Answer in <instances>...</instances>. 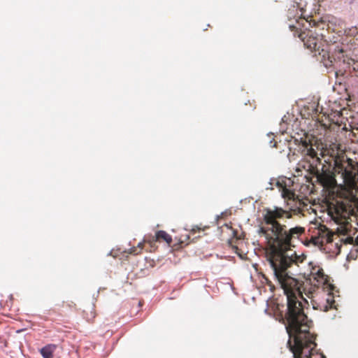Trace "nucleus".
Masks as SVG:
<instances>
[{"instance_id": "20e7f679", "label": "nucleus", "mask_w": 358, "mask_h": 358, "mask_svg": "<svg viewBox=\"0 0 358 358\" xmlns=\"http://www.w3.org/2000/svg\"><path fill=\"white\" fill-rule=\"evenodd\" d=\"M55 349V345L49 344L42 348L40 350V352L43 358H52L53 352Z\"/></svg>"}, {"instance_id": "9d476101", "label": "nucleus", "mask_w": 358, "mask_h": 358, "mask_svg": "<svg viewBox=\"0 0 358 358\" xmlns=\"http://www.w3.org/2000/svg\"><path fill=\"white\" fill-rule=\"evenodd\" d=\"M357 69H358V66H357Z\"/></svg>"}, {"instance_id": "39448f33", "label": "nucleus", "mask_w": 358, "mask_h": 358, "mask_svg": "<svg viewBox=\"0 0 358 358\" xmlns=\"http://www.w3.org/2000/svg\"><path fill=\"white\" fill-rule=\"evenodd\" d=\"M157 239L162 238L168 244H171L172 242L171 236L168 234L165 231L159 230L156 233Z\"/></svg>"}, {"instance_id": "f257e3e1", "label": "nucleus", "mask_w": 358, "mask_h": 358, "mask_svg": "<svg viewBox=\"0 0 358 358\" xmlns=\"http://www.w3.org/2000/svg\"><path fill=\"white\" fill-rule=\"evenodd\" d=\"M286 212L282 208L274 207L268 209L264 216L267 227H260L258 233L267 236L271 232V238L276 243L272 247L271 252L268 256V262L272 269L274 280L282 289L287 298V313L285 329L289 336L287 345L292 353H317L314 336L309 332V321L304 314L301 301L306 299L303 292L308 297L313 296L315 287L322 288L326 298L313 308L324 312L332 308L334 303V296L327 292H330L333 286L328 281L321 268H313L310 272V282L303 285L291 276L288 268L293 264L301 262L296 252L290 248L291 240L299 238L305 232V229L300 226L288 228L280 224L276 219L280 218Z\"/></svg>"}, {"instance_id": "6e6552de", "label": "nucleus", "mask_w": 358, "mask_h": 358, "mask_svg": "<svg viewBox=\"0 0 358 358\" xmlns=\"http://www.w3.org/2000/svg\"><path fill=\"white\" fill-rule=\"evenodd\" d=\"M354 242H355V245L358 246V236L355 238H354Z\"/></svg>"}, {"instance_id": "1a4fd4ad", "label": "nucleus", "mask_w": 358, "mask_h": 358, "mask_svg": "<svg viewBox=\"0 0 358 358\" xmlns=\"http://www.w3.org/2000/svg\"><path fill=\"white\" fill-rule=\"evenodd\" d=\"M272 143H273V141L272 140H269V144H270L271 147H275V143L272 144Z\"/></svg>"}, {"instance_id": "7ed1b4c3", "label": "nucleus", "mask_w": 358, "mask_h": 358, "mask_svg": "<svg viewBox=\"0 0 358 358\" xmlns=\"http://www.w3.org/2000/svg\"><path fill=\"white\" fill-rule=\"evenodd\" d=\"M301 39L303 41L304 45L306 46L307 48L315 52L320 50V38L318 36H313L311 34L310 36H307L306 38H302Z\"/></svg>"}, {"instance_id": "f03ea898", "label": "nucleus", "mask_w": 358, "mask_h": 358, "mask_svg": "<svg viewBox=\"0 0 358 358\" xmlns=\"http://www.w3.org/2000/svg\"><path fill=\"white\" fill-rule=\"evenodd\" d=\"M338 173H341L343 182L348 189H353L357 188V177L356 173L353 171V167L351 162L348 163V167L343 166H338Z\"/></svg>"}, {"instance_id": "423d86ee", "label": "nucleus", "mask_w": 358, "mask_h": 358, "mask_svg": "<svg viewBox=\"0 0 358 358\" xmlns=\"http://www.w3.org/2000/svg\"><path fill=\"white\" fill-rule=\"evenodd\" d=\"M350 34L356 36L358 34V27H355L350 29Z\"/></svg>"}, {"instance_id": "0eeeda50", "label": "nucleus", "mask_w": 358, "mask_h": 358, "mask_svg": "<svg viewBox=\"0 0 358 358\" xmlns=\"http://www.w3.org/2000/svg\"><path fill=\"white\" fill-rule=\"evenodd\" d=\"M345 243L348 244L355 245L354 238L352 237H347L345 240Z\"/></svg>"}]
</instances>
